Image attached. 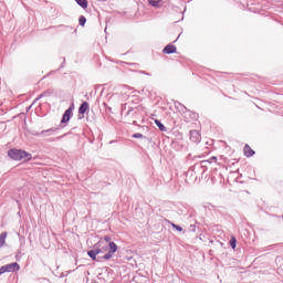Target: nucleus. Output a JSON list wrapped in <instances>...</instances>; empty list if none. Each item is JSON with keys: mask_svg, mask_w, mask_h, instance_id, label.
Masks as SVG:
<instances>
[{"mask_svg": "<svg viewBox=\"0 0 283 283\" xmlns=\"http://www.w3.org/2000/svg\"><path fill=\"white\" fill-rule=\"evenodd\" d=\"M118 251V245H116L114 242L109 243V251L101 256V250H96L94 248L93 250H90L87 252V255L94 261V262H103V260H112L114 258V254Z\"/></svg>", "mask_w": 283, "mask_h": 283, "instance_id": "1", "label": "nucleus"}, {"mask_svg": "<svg viewBox=\"0 0 283 283\" xmlns=\"http://www.w3.org/2000/svg\"><path fill=\"white\" fill-rule=\"evenodd\" d=\"M8 156L11 160H32V154L17 148H11L8 150Z\"/></svg>", "mask_w": 283, "mask_h": 283, "instance_id": "2", "label": "nucleus"}, {"mask_svg": "<svg viewBox=\"0 0 283 283\" xmlns=\"http://www.w3.org/2000/svg\"><path fill=\"white\" fill-rule=\"evenodd\" d=\"M20 269L21 265L19 263H9L0 268V275H3V273H14V271H19Z\"/></svg>", "mask_w": 283, "mask_h": 283, "instance_id": "3", "label": "nucleus"}, {"mask_svg": "<svg viewBox=\"0 0 283 283\" xmlns=\"http://www.w3.org/2000/svg\"><path fill=\"white\" fill-rule=\"evenodd\" d=\"M72 112H74V108H73V107H69V108L64 112V114H63V116H62V119H61V123H62V124L70 123V118H72V115H73Z\"/></svg>", "mask_w": 283, "mask_h": 283, "instance_id": "4", "label": "nucleus"}, {"mask_svg": "<svg viewBox=\"0 0 283 283\" xmlns=\"http://www.w3.org/2000/svg\"><path fill=\"white\" fill-rule=\"evenodd\" d=\"M190 140L191 143H200L202 140V136L198 130H190Z\"/></svg>", "mask_w": 283, "mask_h": 283, "instance_id": "5", "label": "nucleus"}, {"mask_svg": "<svg viewBox=\"0 0 283 283\" xmlns=\"http://www.w3.org/2000/svg\"><path fill=\"white\" fill-rule=\"evenodd\" d=\"M57 128H49L46 130H42V132H34L33 136H43V134H46V136H52V134H54V132H56Z\"/></svg>", "mask_w": 283, "mask_h": 283, "instance_id": "6", "label": "nucleus"}, {"mask_svg": "<svg viewBox=\"0 0 283 283\" xmlns=\"http://www.w3.org/2000/svg\"><path fill=\"white\" fill-rule=\"evenodd\" d=\"M95 251H99V254L109 251V243L106 244V245H102V243L98 242V243L95 245Z\"/></svg>", "mask_w": 283, "mask_h": 283, "instance_id": "7", "label": "nucleus"}, {"mask_svg": "<svg viewBox=\"0 0 283 283\" xmlns=\"http://www.w3.org/2000/svg\"><path fill=\"white\" fill-rule=\"evenodd\" d=\"M164 54H175L176 52V45L174 44H168L164 48L163 50Z\"/></svg>", "mask_w": 283, "mask_h": 283, "instance_id": "8", "label": "nucleus"}, {"mask_svg": "<svg viewBox=\"0 0 283 283\" xmlns=\"http://www.w3.org/2000/svg\"><path fill=\"white\" fill-rule=\"evenodd\" d=\"M90 109V104L87 103V102H83L82 104H81V106L78 107V114H80V116L82 115L83 116V114H85V112H87Z\"/></svg>", "mask_w": 283, "mask_h": 283, "instance_id": "9", "label": "nucleus"}, {"mask_svg": "<svg viewBox=\"0 0 283 283\" xmlns=\"http://www.w3.org/2000/svg\"><path fill=\"white\" fill-rule=\"evenodd\" d=\"M243 151H244V156H247V158H251V156L255 155V150L250 148L249 145L244 146Z\"/></svg>", "mask_w": 283, "mask_h": 283, "instance_id": "10", "label": "nucleus"}, {"mask_svg": "<svg viewBox=\"0 0 283 283\" xmlns=\"http://www.w3.org/2000/svg\"><path fill=\"white\" fill-rule=\"evenodd\" d=\"M8 238V232H1L0 234V249H2V247H6V239Z\"/></svg>", "mask_w": 283, "mask_h": 283, "instance_id": "11", "label": "nucleus"}, {"mask_svg": "<svg viewBox=\"0 0 283 283\" xmlns=\"http://www.w3.org/2000/svg\"><path fill=\"white\" fill-rule=\"evenodd\" d=\"M149 6L153 8H160V3H163L161 0H148Z\"/></svg>", "mask_w": 283, "mask_h": 283, "instance_id": "12", "label": "nucleus"}, {"mask_svg": "<svg viewBox=\"0 0 283 283\" xmlns=\"http://www.w3.org/2000/svg\"><path fill=\"white\" fill-rule=\"evenodd\" d=\"M75 2L77 3V6H80L81 8H83V10L87 9V0H75Z\"/></svg>", "mask_w": 283, "mask_h": 283, "instance_id": "13", "label": "nucleus"}, {"mask_svg": "<svg viewBox=\"0 0 283 283\" xmlns=\"http://www.w3.org/2000/svg\"><path fill=\"white\" fill-rule=\"evenodd\" d=\"M155 124L160 129V132H167V127L164 124H161L160 120L155 119Z\"/></svg>", "mask_w": 283, "mask_h": 283, "instance_id": "14", "label": "nucleus"}, {"mask_svg": "<svg viewBox=\"0 0 283 283\" xmlns=\"http://www.w3.org/2000/svg\"><path fill=\"white\" fill-rule=\"evenodd\" d=\"M237 243H238V240L235 239V237H232L231 240H230V247H231V249H235Z\"/></svg>", "mask_w": 283, "mask_h": 283, "instance_id": "15", "label": "nucleus"}, {"mask_svg": "<svg viewBox=\"0 0 283 283\" xmlns=\"http://www.w3.org/2000/svg\"><path fill=\"white\" fill-rule=\"evenodd\" d=\"M78 23H80V25H85V23H87V19L84 17V15H81L80 18H78Z\"/></svg>", "mask_w": 283, "mask_h": 283, "instance_id": "16", "label": "nucleus"}, {"mask_svg": "<svg viewBox=\"0 0 283 283\" xmlns=\"http://www.w3.org/2000/svg\"><path fill=\"white\" fill-rule=\"evenodd\" d=\"M132 138H145V136L140 133H135L132 135Z\"/></svg>", "mask_w": 283, "mask_h": 283, "instance_id": "17", "label": "nucleus"}, {"mask_svg": "<svg viewBox=\"0 0 283 283\" xmlns=\"http://www.w3.org/2000/svg\"><path fill=\"white\" fill-rule=\"evenodd\" d=\"M172 229H176V231H182V227L176 224V223H171Z\"/></svg>", "mask_w": 283, "mask_h": 283, "instance_id": "18", "label": "nucleus"}, {"mask_svg": "<svg viewBox=\"0 0 283 283\" xmlns=\"http://www.w3.org/2000/svg\"><path fill=\"white\" fill-rule=\"evenodd\" d=\"M105 242H107L108 244H112V238L109 235H105L104 237Z\"/></svg>", "mask_w": 283, "mask_h": 283, "instance_id": "19", "label": "nucleus"}, {"mask_svg": "<svg viewBox=\"0 0 283 283\" xmlns=\"http://www.w3.org/2000/svg\"><path fill=\"white\" fill-rule=\"evenodd\" d=\"M39 98H43V94H40L39 97H38V99H39Z\"/></svg>", "mask_w": 283, "mask_h": 283, "instance_id": "20", "label": "nucleus"}, {"mask_svg": "<svg viewBox=\"0 0 283 283\" xmlns=\"http://www.w3.org/2000/svg\"><path fill=\"white\" fill-rule=\"evenodd\" d=\"M217 158L216 157H212L211 160H216Z\"/></svg>", "mask_w": 283, "mask_h": 283, "instance_id": "21", "label": "nucleus"}]
</instances>
